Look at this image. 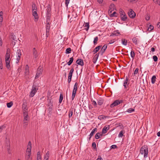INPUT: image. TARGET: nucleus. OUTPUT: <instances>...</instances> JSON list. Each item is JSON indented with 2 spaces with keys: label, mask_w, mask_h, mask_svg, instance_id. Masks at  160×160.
I'll return each mask as SVG.
<instances>
[{
  "label": "nucleus",
  "mask_w": 160,
  "mask_h": 160,
  "mask_svg": "<svg viewBox=\"0 0 160 160\" xmlns=\"http://www.w3.org/2000/svg\"><path fill=\"white\" fill-rule=\"evenodd\" d=\"M47 10V17H49L50 15V11H51V9L49 7H48V8L46 9Z\"/></svg>",
  "instance_id": "nucleus-25"
},
{
  "label": "nucleus",
  "mask_w": 160,
  "mask_h": 160,
  "mask_svg": "<svg viewBox=\"0 0 160 160\" xmlns=\"http://www.w3.org/2000/svg\"><path fill=\"white\" fill-rule=\"evenodd\" d=\"M3 68L1 58H0V68L2 69Z\"/></svg>",
  "instance_id": "nucleus-59"
},
{
  "label": "nucleus",
  "mask_w": 160,
  "mask_h": 160,
  "mask_svg": "<svg viewBox=\"0 0 160 160\" xmlns=\"http://www.w3.org/2000/svg\"><path fill=\"white\" fill-rule=\"evenodd\" d=\"M119 13H120V16H122V15H124V14H125V12H124L123 10L122 9H120L119 10Z\"/></svg>",
  "instance_id": "nucleus-50"
},
{
  "label": "nucleus",
  "mask_w": 160,
  "mask_h": 160,
  "mask_svg": "<svg viewBox=\"0 0 160 160\" xmlns=\"http://www.w3.org/2000/svg\"><path fill=\"white\" fill-rule=\"evenodd\" d=\"M71 49L70 48H67L66 50V53L67 54H69L71 52Z\"/></svg>",
  "instance_id": "nucleus-45"
},
{
  "label": "nucleus",
  "mask_w": 160,
  "mask_h": 160,
  "mask_svg": "<svg viewBox=\"0 0 160 160\" xmlns=\"http://www.w3.org/2000/svg\"><path fill=\"white\" fill-rule=\"evenodd\" d=\"M20 51H21V50L20 49H18V50L17 51V55H21Z\"/></svg>",
  "instance_id": "nucleus-62"
},
{
  "label": "nucleus",
  "mask_w": 160,
  "mask_h": 160,
  "mask_svg": "<svg viewBox=\"0 0 160 160\" xmlns=\"http://www.w3.org/2000/svg\"><path fill=\"white\" fill-rule=\"evenodd\" d=\"M31 155V152H26L25 155V158L27 160H32V158L30 157Z\"/></svg>",
  "instance_id": "nucleus-9"
},
{
  "label": "nucleus",
  "mask_w": 160,
  "mask_h": 160,
  "mask_svg": "<svg viewBox=\"0 0 160 160\" xmlns=\"http://www.w3.org/2000/svg\"><path fill=\"white\" fill-rule=\"evenodd\" d=\"M124 133V132L122 130L121 131L119 134L118 137H122L123 135V134Z\"/></svg>",
  "instance_id": "nucleus-48"
},
{
  "label": "nucleus",
  "mask_w": 160,
  "mask_h": 160,
  "mask_svg": "<svg viewBox=\"0 0 160 160\" xmlns=\"http://www.w3.org/2000/svg\"><path fill=\"white\" fill-rule=\"evenodd\" d=\"M140 152L141 154H144V157H147L148 153V148L145 147H142L141 148Z\"/></svg>",
  "instance_id": "nucleus-1"
},
{
  "label": "nucleus",
  "mask_w": 160,
  "mask_h": 160,
  "mask_svg": "<svg viewBox=\"0 0 160 160\" xmlns=\"http://www.w3.org/2000/svg\"><path fill=\"white\" fill-rule=\"evenodd\" d=\"M102 134H101L100 133L98 132L97 133L95 136V138L96 139H98L100 138V136H102Z\"/></svg>",
  "instance_id": "nucleus-29"
},
{
  "label": "nucleus",
  "mask_w": 160,
  "mask_h": 160,
  "mask_svg": "<svg viewBox=\"0 0 160 160\" xmlns=\"http://www.w3.org/2000/svg\"><path fill=\"white\" fill-rule=\"evenodd\" d=\"M33 55L34 58H37L38 56V53L35 48H33L32 50Z\"/></svg>",
  "instance_id": "nucleus-8"
},
{
  "label": "nucleus",
  "mask_w": 160,
  "mask_h": 160,
  "mask_svg": "<svg viewBox=\"0 0 160 160\" xmlns=\"http://www.w3.org/2000/svg\"><path fill=\"white\" fill-rule=\"evenodd\" d=\"M78 83L76 82L73 86V88L72 91V92H76L78 88Z\"/></svg>",
  "instance_id": "nucleus-14"
},
{
  "label": "nucleus",
  "mask_w": 160,
  "mask_h": 160,
  "mask_svg": "<svg viewBox=\"0 0 160 160\" xmlns=\"http://www.w3.org/2000/svg\"><path fill=\"white\" fill-rule=\"evenodd\" d=\"M128 15L129 17L131 18H134L136 16L135 12L132 9H130L128 12Z\"/></svg>",
  "instance_id": "nucleus-6"
},
{
  "label": "nucleus",
  "mask_w": 160,
  "mask_h": 160,
  "mask_svg": "<svg viewBox=\"0 0 160 160\" xmlns=\"http://www.w3.org/2000/svg\"><path fill=\"white\" fill-rule=\"evenodd\" d=\"M97 130V128H95L93 129L91 133H90L89 135V140H90L91 138L93 136L95 132Z\"/></svg>",
  "instance_id": "nucleus-17"
},
{
  "label": "nucleus",
  "mask_w": 160,
  "mask_h": 160,
  "mask_svg": "<svg viewBox=\"0 0 160 160\" xmlns=\"http://www.w3.org/2000/svg\"><path fill=\"white\" fill-rule=\"evenodd\" d=\"M110 9L108 10L109 12L112 13V11L114 10L115 8V5L113 4H111L109 6Z\"/></svg>",
  "instance_id": "nucleus-12"
},
{
  "label": "nucleus",
  "mask_w": 160,
  "mask_h": 160,
  "mask_svg": "<svg viewBox=\"0 0 160 160\" xmlns=\"http://www.w3.org/2000/svg\"><path fill=\"white\" fill-rule=\"evenodd\" d=\"M129 79L127 77H126V78L125 80L124 81V82L123 83V85L124 87L125 88H128V85L129 84L128 83V81Z\"/></svg>",
  "instance_id": "nucleus-10"
},
{
  "label": "nucleus",
  "mask_w": 160,
  "mask_h": 160,
  "mask_svg": "<svg viewBox=\"0 0 160 160\" xmlns=\"http://www.w3.org/2000/svg\"><path fill=\"white\" fill-rule=\"evenodd\" d=\"M24 117L23 120H28V115H23Z\"/></svg>",
  "instance_id": "nucleus-63"
},
{
  "label": "nucleus",
  "mask_w": 160,
  "mask_h": 160,
  "mask_svg": "<svg viewBox=\"0 0 160 160\" xmlns=\"http://www.w3.org/2000/svg\"><path fill=\"white\" fill-rule=\"evenodd\" d=\"M52 99H49L48 100V106H50V107L53 106V102L51 101Z\"/></svg>",
  "instance_id": "nucleus-37"
},
{
  "label": "nucleus",
  "mask_w": 160,
  "mask_h": 160,
  "mask_svg": "<svg viewBox=\"0 0 160 160\" xmlns=\"http://www.w3.org/2000/svg\"><path fill=\"white\" fill-rule=\"evenodd\" d=\"M74 71V69L73 68H72L70 71V72H69V74H68V77H72V73Z\"/></svg>",
  "instance_id": "nucleus-35"
},
{
  "label": "nucleus",
  "mask_w": 160,
  "mask_h": 160,
  "mask_svg": "<svg viewBox=\"0 0 160 160\" xmlns=\"http://www.w3.org/2000/svg\"><path fill=\"white\" fill-rule=\"evenodd\" d=\"M76 92H72V100H73L75 98L76 95Z\"/></svg>",
  "instance_id": "nucleus-53"
},
{
  "label": "nucleus",
  "mask_w": 160,
  "mask_h": 160,
  "mask_svg": "<svg viewBox=\"0 0 160 160\" xmlns=\"http://www.w3.org/2000/svg\"><path fill=\"white\" fill-rule=\"evenodd\" d=\"M99 55V53H97L94 56L93 58V62L94 63H95L96 62L97 60V59L98 58V57Z\"/></svg>",
  "instance_id": "nucleus-15"
},
{
  "label": "nucleus",
  "mask_w": 160,
  "mask_h": 160,
  "mask_svg": "<svg viewBox=\"0 0 160 160\" xmlns=\"http://www.w3.org/2000/svg\"><path fill=\"white\" fill-rule=\"evenodd\" d=\"M7 151L8 154H11V150L10 149V147L9 145L7 148Z\"/></svg>",
  "instance_id": "nucleus-55"
},
{
  "label": "nucleus",
  "mask_w": 160,
  "mask_h": 160,
  "mask_svg": "<svg viewBox=\"0 0 160 160\" xmlns=\"http://www.w3.org/2000/svg\"><path fill=\"white\" fill-rule=\"evenodd\" d=\"M32 12L34 11H37V7L35 3H33L32 5Z\"/></svg>",
  "instance_id": "nucleus-22"
},
{
  "label": "nucleus",
  "mask_w": 160,
  "mask_h": 160,
  "mask_svg": "<svg viewBox=\"0 0 160 160\" xmlns=\"http://www.w3.org/2000/svg\"><path fill=\"white\" fill-rule=\"evenodd\" d=\"M10 56V49L8 48L7 50V53L5 55V60H9Z\"/></svg>",
  "instance_id": "nucleus-7"
},
{
  "label": "nucleus",
  "mask_w": 160,
  "mask_h": 160,
  "mask_svg": "<svg viewBox=\"0 0 160 160\" xmlns=\"http://www.w3.org/2000/svg\"><path fill=\"white\" fill-rule=\"evenodd\" d=\"M28 120H23V126L25 127L28 125Z\"/></svg>",
  "instance_id": "nucleus-33"
},
{
  "label": "nucleus",
  "mask_w": 160,
  "mask_h": 160,
  "mask_svg": "<svg viewBox=\"0 0 160 160\" xmlns=\"http://www.w3.org/2000/svg\"><path fill=\"white\" fill-rule=\"evenodd\" d=\"M123 101L122 100H115L112 104L110 105V107L111 108H113L122 102Z\"/></svg>",
  "instance_id": "nucleus-2"
},
{
  "label": "nucleus",
  "mask_w": 160,
  "mask_h": 160,
  "mask_svg": "<svg viewBox=\"0 0 160 160\" xmlns=\"http://www.w3.org/2000/svg\"><path fill=\"white\" fill-rule=\"evenodd\" d=\"M73 110L72 109H70L69 111L68 117L69 118L72 117L73 114Z\"/></svg>",
  "instance_id": "nucleus-34"
},
{
  "label": "nucleus",
  "mask_w": 160,
  "mask_h": 160,
  "mask_svg": "<svg viewBox=\"0 0 160 160\" xmlns=\"http://www.w3.org/2000/svg\"><path fill=\"white\" fill-rule=\"evenodd\" d=\"M37 90L38 89L36 88V87H34L33 86L30 92L29 95L30 96V97H33L36 92Z\"/></svg>",
  "instance_id": "nucleus-4"
},
{
  "label": "nucleus",
  "mask_w": 160,
  "mask_h": 160,
  "mask_svg": "<svg viewBox=\"0 0 160 160\" xmlns=\"http://www.w3.org/2000/svg\"><path fill=\"white\" fill-rule=\"evenodd\" d=\"M116 14H117L116 12H114L112 13V14L110 15V17H111L114 16L117 17V16L115 15Z\"/></svg>",
  "instance_id": "nucleus-61"
},
{
  "label": "nucleus",
  "mask_w": 160,
  "mask_h": 160,
  "mask_svg": "<svg viewBox=\"0 0 160 160\" xmlns=\"http://www.w3.org/2000/svg\"><path fill=\"white\" fill-rule=\"evenodd\" d=\"M51 95V92H48L47 97L48 98V100H49V99H52V96L50 97Z\"/></svg>",
  "instance_id": "nucleus-44"
},
{
  "label": "nucleus",
  "mask_w": 160,
  "mask_h": 160,
  "mask_svg": "<svg viewBox=\"0 0 160 160\" xmlns=\"http://www.w3.org/2000/svg\"><path fill=\"white\" fill-rule=\"evenodd\" d=\"M122 43L124 45H126L127 43V40L125 39H122Z\"/></svg>",
  "instance_id": "nucleus-39"
},
{
  "label": "nucleus",
  "mask_w": 160,
  "mask_h": 160,
  "mask_svg": "<svg viewBox=\"0 0 160 160\" xmlns=\"http://www.w3.org/2000/svg\"><path fill=\"white\" fill-rule=\"evenodd\" d=\"M23 115H28V109L22 110Z\"/></svg>",
  "instance_id": "nucleus-43"
},
{
  "label": "nucleus",
  "mask_w": 160,
  "mask_h": 160,
  "mask_svg": "<svg viewBox=\"0 0 160 160\" xmlns=\"http://www.w3.org/2000/svg\"><path fill=\"white\" fill-rule=\"evenodd\" d=\"M98 40V37H96L94 39L93 41V43L95 45L97 44V42Z\"/></svg>",
  "instance_id": "nucleus-52"
},
{
  "label": "nucleus",
  "mask_w": 160,
  "mask_h": 160,
  "mask_svg": "<svg viewBox=\"0 0 160 160\" xmlns=\"http://www.w3.org/2000/svg\"><path fill=\"white\" fill-rule=\"evenodd\" d=\"M154 28V27L153 26L150 25H149V27H148V31H151Z\"/></svg>",
  "instance_id": "nucleus-41"
},
{
  "label": "nucleus",
  "mask_w": 160,
  "mask_h": 160,
  "mask_svg": "<svg viewBox=\"0 0 160 160\" xmlns=\"http://www.w3.org/2000/svg\"><path fill=\"white\" fill-rule=\"evenodd\" d=\"M107 47V45L106 44H105L103 45V47L102 48L101 50V52L102 54L105 51Z\"/></svg>",
  "instance_id": "nucleus-19"
},
{
  "label": "nucleus",
  "mask_w": 160,
  "mask_h": 160,
  "mask_svg": "<svg viewBox=\"0 0 160 160\" xmlns=\"http://www.w3.org/2000/svg\"><path fill=\"white\" fill-rule=\"evenodd\" d=\"M29 67L28 65H27L25 66V73L26 74V75H28L29 73Z\"/></svg>",
  "instance_id": "nucleus-18"
},
{
  "label": "nucleus",
  "mask_w": 160,
  "mask_h": 160,
  "mask_svg": "<svg viewBox=\"0 0 160 160\" xmlns=\"http://www.w3.org/2000/svg\"><path fill=\"white\" fill-rule=\"evenodd\" d=\"M109 128V126L108 125V126H105L103 128L102 130V134H105L107 132V131Z\"/></svg>",
  "instance_id": "nucleus-13"
},
{
  "label": "nucleus",
  "mask_w": 160,
  "mask_h": 160,
  "mask_svg": "<svg viewBox=\"0 0 160 160\" xmlns=\"http://www.w3.org/2000/svg\"><path fill=\"white\" fill-rule=\"evenodd\" d=\"M73 58L72 57L70 58L69 61L67 62L68 65H70L73 62Z\"/></svg>",
  "instance_id": "nucleus-31"
},
{
  "label": "nucleus",
  "mask_w": 160,
  "mask_h": 160,
  "mask_svg": "<svg viewBox=\"0 0 160 160\" xmlns=\"http://www.w3.org/2000/svg\"><path fill=\"white\" fill-rule=\"evenodd\" d=\"M83 26H84V27L86 28H85V29L86 31H88L89 29V23L88 22H86L84 24Z\"/></svg>",
  "instance_id": "nucleus-23"
},
{
  "label": "nucleus",
  "mask_w": 160,
  "mask_h": 160,
  "mask_svg": "<svg viewBox=\"0 0 160 160\" xmlns=\"http://www.w3.org/2000/svg\"><path fill=\"white\" fill-rule=\"evenodd\" d=\"M76 63L79 65L82 66L84 65V62L81 59H78L76 61Z\"/></svg>",
  "instance_id": "nucleus-11"
},
{
  "label": "nucleus",
  "mask_w": 160,
  "mask_h": 160,
  "mask_svg": "<svg viewBox=\"0 0 160 160\" xmlns=\"http://www.w3.org/2000/svg\"><path fill=\"white\" fill-rule=\"evenodd\" d=\"M3 12L2 11L0 12V24L1 25L2 23V22L3 20Z\"/></svg>",
  "instance_id": "nucleus-28"
},
{
  "label": "nucleus",
  "mask_w": 160,
  "mask_h": 160,
  "mask_svg": "<svg viewBox=\"0 0 160 160\" xmlns=\"http://www.w3.org/2000/svg\"><path fill=\"white\" fill-rule=\"evenodd\" d=\"M104 102V100L102 98H100L98 102V104L99 105H101L103 104Z\"/></svg>",
  "instance_id": "nucleus-26"
},
{
  "label": "nucleus",
  "mask_w": 160,
  "mask_h": 160,
  "mask_svg": "<svg viewBox=\"0 0 160 160\" xmlns=\"http://www.w3.org/2000/svg\"><path fill=\"white\" fill-rule=\"evenodd\" d=\"M135 110L134 109H133L132 108H130L128 109L127 110V112H129V113H131L133 111H134Z\"/></svg>",
  "instance_id": "nucleus-49"
},
{
  "label": "nucleus",
  "mask_w": 160,
  "mask_h": 160,
  "mask_svg": "<svg viewBox=\"0 0 160 160\" xmlns=\"http://www.w3.org/2000/svg\"><path fill=\"white\" fill-rule=\"evenodd\" d=\"M40 152L39 151L38 152L37 157V159H41V157L40 155Z\"/></svg>",
  "instance_id": "nucleus-46"
},
{
  "label": "nucleus",
  "mask_w": 160,
  "mask_h": 160,
  "mask_svg": "<svg viewBox=\"0 0 160 160\" xmlns=\"http://www.w3.org/2000/svg\"><path fill=\"white\" fill-rule=\"evenodd\" d=\"M32 148V146H28L27 148V152H31V149Z\"/></svg>",
  "instance_id": "nucleus-47"
},
{
  "label": "nucleus",
  "mask_w": 160,
  "mask_h": 160,
  "mask_svg": "<svg viewBox=\"0 0 160 160\" xmlns=\"http://www.w3.org/2000/svg\"><path fill=\"white\" fill-rule=\"evenodd\" d=\"M49 156V153L48 151L46 153V154L45 156L44 160H48Z\"/></svg>",
  "instance_id": "nucleus-32"
},
{
  "label": "nucleus",
  "mask_w": 160,
  "mask_h": 160,
  "mask_svg": "<svg viewBox=\"0 0 160 160\" xmlns=\"http://www.w3.org/2000/svg\"><path fill=\"white\" fill-rule=\"evenodd\" d=\"M153 59L155 62H157L158 61V58L156 56L154 55L153 57Z\"/></svg>",
  "instance_id": "nucleus-60"
},
{
  "label": "nucleus",
  "mask_w": 160,
  "mask_h": 160,
  "mask_svg": "<svg viewBox=\"0 0 160 160\" xmlns=\"http://www.w3.org/2000/svg\"><path fill=\"white\" fill-rule=\"evenodd\" d=\"M121 19L123 21H126L127 19V17L125 14L120 16Z\"/></svg>",
  "instance_id": "nucleus-27"
},
{
  "label": "nucleus",
  "mask_w": 160,
  "mask_h": 160,
  "mask_svg": "<svg viewBox=\"0 0 160 160\" xmlns=\"http://www.w3.org/2000/svg\"><path fill=\"white\" fill-rule=\"evenodd\" d=\"M119 32H118V30L116 31H115L114 32V33H112L111 36H113V35H116L117 36L118 35V34H119Z\"/></svg>",
  "instance_id": "nucleus-51"
},
{
  "label": "nucleus",
  "mask_w": 160,
  "mask_h": 160,
  "mask_svg": "<svg viewBox=\"0 0 160 160\" xmlns=\"http://www.w3.org/2000/svg\"><path fill=\"white\" fill-rule=\"evenodd\" d=\"M107 117V116H105L104 115H100V116L98 118L99 119H100V120H102V119H104L105 118H106Z\"/></svg>",
  "instance_id": "nucleus-54"
},
{
  "label": "nucleus",
  "mask_w": 160,
  "mask_h": 160,
  "mask_svg": "<svg viewBox=\"0 0 160 160\" xmlns=\"http://www.w3.org/2000/svg\"><path fill=\"white\" fill-rule=\"evenodd\" d=\"M50 28V24L49 22H47L46 27V36L47 37H48L49 35V33Z\"/></svg>",
  "instance_id": "nucleus-5"
},
{
  "label": "nucleus",
  "mask_w": 160,
  "mask_h": 160,
  "mask_svg": "<svg viewBox=\"0 0 160 160\" xmlns=\"http://www.w3.org/2000/svg\"><path fill=\"white\" fill-rule=\"evenodd\" d=\"M37 11H34L32 12V14L34 17V18L35 19H37V20L38 18V16L37 13Z\"/></svg>",
  "instance_id": "nucleus-21"
},
{
  "label": "nucleus",
  "mask_w": 160,
  "mask_h": 160,
  "mask_svg": "<svg viewBox=\"0 0 160 160\" xmlns=\"http://www.w3.org/2000/svg\"><path fill=\"white\" fill-rule=\"evenodd\" d=\"M101 47L102 46L101 45H99L96 47L93 51V52H94V53L95 54L98 51L99 49L101 48Z\"/></svg>",
  "instance_id": "nucleus-16"
},
{
  "label": "nucleus",
  "mask_w": 160,
  "mask_h": 160,
  "mask_svg": "<svg viewBox=\"0 0 160 160\" xmlns=\"http://www.w3.org/2000/svg\"><path fill=\"white\" fill-rule=\"evenodd\" d=\"M13 105L12 102H9L7 103V105L8 108H10L12 107V106Z\"/></svg>",
  "instance_id": "nucleus-40"
},
{
  "label": "nucleus",
  "mask_w": 160,
  "mask_h": 160,
  "mask_svg": "<svg viewBox=\"0 0 160 160\" xmlns=\"http://www.w3.org/2000/svg\"><path fill=\"white\" fill-rule=\"evenodd\" d=\"M22 110L28 109L27 105L26 103H23L22 105Z\"/></svg>",
  "instance_id": "nucleus-38"
},
{
  "label": "nucleus",
  "mask_w": 160,
  "mask_h": 160,
  "mask_svg": "<svg viewBox=\"0 0 160 160\" xmlns=\"http://www.w3.org/2000/svg\"><path fill=\"white\" fill-rule=\"evenodd\" d=\"M42 68H40V67H39L37 69L35 77V79H36L38 78L40 76L42 75Z\"/></svg>",
  "instance_id": "nucleus-3"
},
{
  "label": "nucleus",
  "mask_w": 160,
  "mask_h": 160,
  "mask_svg": "<svg viewBox=\"0 0 160 160\" xmlns=\"http://www.w3.org/2000/svg\"><path fill=\"white\" fill-rule=\"evenodd\" d=\"M6 67L8 68L9 69L10 66V60H5Z\"/></svg>",
  "instance_id": "nucleus-20"
},
{
  "label": "nucleus",
  "mask_w": 160,
  "mask_h": 160,
  "mask_svg": "<svg viewBox=\"0 0 160 160\" xmlns=\"http://www.w3.org/2000/svg\"><path fill=\"white\" fill-rule=\"evenodd\" d=\"M156 77L155 76H153L152 78L151 82L152 83L154 84L156 81Z\"/></svg>",
  "instance_id": "nucleus-36"
},
{
  "label": "nucleus",
  "mask_w": 160,
  "mask_h": 160,
  "mask_svg": "<svg viewBox=\"0 0 160 160\" xmlns=\"http://www.w3.org/2000/svg\"><path fill=\"white\" fill-rule=\"evenodd\" d=\"M132 40L133 42L135 43L136 45L138 44V38L136 37H134L132 38Z\"/></svg>",
  "instance_id": "nucleus-30"
},
{
  "label": "nucleus",
  "mask_w": 160,
  "mask_h": 160,
  "mask_svg": "<svg viewBox=\"0 0 160 160\" xmlns=\"http://www.w3.org/2000/svg\"><path fill=\"white\" fill-rule=\"evenodd\" d=\"M17 59L16 63H18L19 60H20V59L21 58V55H17Z\"/></svg>",
  "instance_id": "nucleus-57"
},
{
  "label": "nucleus",
  "mask_w": 160,
  "mask_h": 160,
  "mask_svg": "<svg viewBox=\"0 0 160 160\" xmlns=\"http://www.w3.org/2000/svg\"><path fill=\"white\" fill-rule=\"evenodd\" d=\"M70 0H65V4L66 5V7H68V4H69V1Z\"/></svg>",
  "instance_id": "nucleus-64"
},
{
  "label": "nucleus",
  "mask_w": 160,
  "mask_h": 160,
  "mask_svg": "<svg viewBox=\"0 0 160 160\" xmlns=\"http://www.w3.org/2000/svg\"><path fill=\"white\" fill-rule=\"evenodd\" d=\"M150 16L148 14H147V15H146L145 17V19L147 21L149 20L150 19Z\"/></svg>",
  "instance_id": "nucleus-58"
},
{
  "label": "nucleus",
  "mask_w": 160,
  "mask_h": 160,
  "mask_svg": "<svg viewBox=\"0 0 160 160\" xmlns=\"http://www.w3.org/2000/svg\"><path fill=\"white\" fill-rule=\"evenodd\" d=\"M10 37L11 38L15 41H17L18 40V38H16L15 36L12 33Z\"/></svg>",
  "instance_id": "nucleus-24"
},
{
  "label": "nucleus",
  "mask_w": 160,
  "mask_h": 160,
  "mask_svg": "<svg viewBox=\"0 0 160 160\" xmlns=\"http://www.w3.org/2000/svg\"><path fill=\"white\" fill-rule=\"evenodd\" d=\"M63 99V95L62 94H61L60 96L59 99V102L61 103Z\"/></svg>",
  "instance_id": "nucleus-42"
},
{
  "label": "nucleus",
  "mask_w": 160,
  "mask_h": 160,
  "mask_svg": "<svg viewBox=\"0 0 160 160\" xmlns=\"http://www.w3.org/2000/svg\"><path fill=\"white\" fill-rule=\"evenodd\" d=\"M131 57L132 58H133L135 56V53L133 51H132L131 52Z\"/></svg>",
  "instance_id": "nucleus-56"
}]
</instances>
